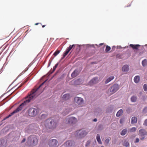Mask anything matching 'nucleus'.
Masks as SVG:
<instances>
[{"instance_id": "obj_4", "label": "nucleus", "mask_w": 147, "mask_h": 147, "mask_svg": "<svg viewBox=\"0 0 147 147\" xmlns=\"http://www.w3.org/2000/svg\"><path fill=\"white\" fill-rule=\"evenodd\" d=\"M87 134L86 132L82 129L78 130L75 133L76 136L78 138H81L84 137Z\"/></svg>"}, {"instance_id": "obj_32", "label": "nucleus", "mask_w": 147, "mask_h": 147, "mask_svg": "<svg viewBox=\"0 0 147 147\" xmlns=\"http://www.w3.org/2000/svg\"><path fill=\"white\" fill-rule=\"evenodd\" d=\"M75 46V45H70L69 47L67 48V49L70 51L72 48L74 47Z\"/></svg>"}, {"instance_id": "obj_30", "label": "nucleus", "mask_w": 147, "mask_h": 147, "mask_svg": "<svg viewBox=\"0 0 147 147\" xmlns=\"http://www.w3.org/2000/svg\"><path fill=\"white\" fill-rule=\"evenodd\" d=\"M110 139V138L109 139V138L106 139L105 141V144H108L109 142Z\"/></svg>"}, {"instance_id": "obj_14", "label": "nucleus", "mask_w": 147, "mask_h": 147, "mask_svg": "<svg viewBox=\"0 0 147 147\" xmlns=\"http://www.w3.org/2000/svg\"><path fill=\"white\" fill-rule=\"evenodd\" d=\"M129 69V67L127 65H124L122 68V71H127Z\"/></svg>"}, {"instance_id": "obj_48", "label": "nucleus", "mask_w": 147, "mask_h": 147, "mask_svg": "<svg viewBox=\"0 0 147 147\" xmlns=\"http://www.w3.org/2000/svg\"><path fill=\"white\" fill-rule=\"evenodd\" d=\"M131 129H136V128L135 127H132V128Z\"/></svg>"}, {"instance_id": "obj_39", "label": "nucleus", "mask_w": 147, "mask_h": 147, "mask_svg": "<svg viewBox=\"0 0 147 147\" xmlns=\"http://www.w3.org/2000/svg\"><path fill=\"white\" fill-rule=\"evenodd\" d=\"M143 125H144L147 126V119H146L145 120Z\"/></svg>"}, {"instance_id": "obj_27", "label": "nucleus", "mask_w": 147, "mask_h": 147, "mask_svg": "<svg viewBox=\"0 0 147 147\" xmlns=\"http://www.w3.org/2000/svg\"><path fill=\"white\" fill-rule=\"evenodd\" d=\"M125 121V119L124 117L121 118L120 120V123L121 124H123Z\"/></svg>"}, {"instance_id": "obj_46", "label": "nucleus", "mask_w": 147, "mask_h": 147, "mask_svg": "<svg viewBox=\"0 0 147 147\" xmlns=\"http://www.w3.org/2000/svg\"><path fill=\"white\" fill-rule=\"evenodd\" d=\"M39 23H36L35 24V25H38Z\"/></svg>"}, {"instance_id": "obj_18", "label": "nucleus", "mask_w": 147, "mask_h": 147, "mask_svg": "<svg viewBox=\"0 0 147 147\" xmlns=\"http://www.w3.org/2000/svg\"><path fill=\"white\" fill-rule=\"evenodd\" d=\"M96 139L98 142V143L99 144H102V142L100 138V136L99 134H98L96 136Z\"/></svg>"}, {"instance_id": "obj_49", "label": "nucleus", "mask_w": 147, "mask_h": 147, "mask_svg": "<svg viewBox=\"0 0 147 147\" xmlns=\"http://www.w3.org/2000/svg\"><path fill=\"white\" fill-rule=\"evenodd\" d=\"M101 147H104L103 146H101Z\"/></svg>"}, {"instance_id": "obj_11", "label": "nucleus", "mask_w": 147, "mask_h": 147, "mask_svg": "<svg viewBox=\"0 0 147 147\" xmlns=\"http://www.w3.org/2000/svg\"><path fill=\"white\" fill-rule=\"evenodd\" d=\"M139 134L142 137V138H140L141 140H143L144 139V137H143V136L147 135V133L144 131V129H140L139 131Z\"/></svg>"}, {"instance_id": "obj_35", "label": "nucleus", "mask_w": 147, "mask_h": 147, "mask_svg": "<svg viewBox=\"0 0 147 147\" xmlns=\"http://www.w3.org/2000/svg\"><path fill=\"white\" fill-rule=\"evenodd\" d=\"M91 142V141L90 140L88 141L86 143L85 146L86 147H87L90 144Z\"/></svg>"}, {"instance_id": "obj_26", "label": "nucleus", "mask_w": 147, "mask_h": 147, "mask_svg": "<svg viewBox=\"0 0 147 147\" xmlns=\"http://www.w3.org/2000/svg\"><path fill=\"white\" fill-rule=\"evenodd\" d=\"M123 145L124 146L128 147L129 146V144L127 140H125L124 141Z\"/></svg>"}, {"instance_id": "obj_8", "label": "nucleus", "mask_w": 147, "mask_h": 147, "mask_svg": "<svg viewBox=\"0 0 147 147\" xmlns=\"http://www.w3.org/2000/svg\"><path fill=\"white\" fill-rule=\"evenodd\" d=\"M77 121V119L76 118L72 117L67 119L66 123L68 124H73L76 123Z\"/></svg>"}, {"instance_id": "obj_31", "label": "nucleus", "mask_w": 147, "mask_h": 147, "mask_svg": "<svg viewBox=\"0 0 147 147\" xmlns=\"http://www.w3.org/2000/svg\"><path fill=\"white\" fill-rule=\"evenodd\" d=\"M111 49V47L109 46H108V45H107L106 47V49H105L106 52L107 53Z\"/></svg>"}, {"instance_id": "obj_38", "label": "nucleus", "mask_w": 147, "mask_h": 147, "mask_svg": "<svg viewBox=\"0 0 147 147\" xmlns=\"http://www.w3.org/2000/svg\"><path fill=\"white\" fill-rule=\"evenodd\" d=\"M143 112L145 113L147 112V107H145L143 110Z\"/></svg>"}, {"instance_id": "obj_1", "label": "nucleus", "mask_w": 147, "mask_h": 147, "mask_svg": "<svg viewBox=\"0 0 147 147\" xmlns=\"http://www.w3.org/2000/svg\"><path fill=\"white\" fill-rule=\"evenodd\" d=\"M46 80L42 84H41L39 86V87L36 89H34L31 92L30 94L26 97V100L22 103L13 112L10 113L4 119L5 120L9 117L11 116L14 114L18 113L21 110L22 108L25 106L27 104L29 103L30 101L34 98L38 96H36V94L38 90L45 82Z\"/></svg>"}, {"instance_id": "obj_23", "label": "nucleus", "mask_w": 147, "mask_h": 147, "mask_svg": "<svg viewBox=\"0 0 147 147\" xmlns=\"http://www.w3.org/2000/svg\"><path fill=\"white\" fill-rule=\"evenodd\" d=\"M69 51H70L67 49L66 50L65 52L63 55V57H62V59H63L65 57V56L68 53Z\"/></svg>"}, {"instance_id": "obj_28", "label": "nucleus", "mask_w": 147, "mask_h": 147, "mask_svg": "<svg viewBox=\"0 0 147 147\" xmlns=\"http://www.w3.org/2000/svg\"><path fill=\"white\" fill-rule=\"evenodd\" d=\"M147 64V61L146 59H145L142 61V64L143 66H145Z\"/></svg>"}, {"instance_id": "obj_34", "label": "nucleus", "mask_w": 147, "mask_h": 147, "mask_svg": "<svg viewBox=\"0 0 147 147\" xmlns=\"http://www.w3.org/2000/svg\"><path fill=\"white\" fill-rule=\"evenodd\" d=\"M58 63H57L53 67V71H52V72H54L55 70L56 69V68H57V67L58 66Z\"/></svg>"}, {"instance_id": "obj_33", "label": "nucleus", "mask_w": 147, "mask_h": 147, "mask_svg": "<svg viewBox=\"0 0 147 147\" xmlns=\"http://www.w3.org/2000/svg\"><path fill=\"white\" fill-rule=\"evenodd\" d=\"M60 52L59 50H57L54 53L53 55L55 56H57Z\"/></svg>"}, {"instance_id": "obj_47", "label": "nucleus", "mask_w": 147, "mask_h": 147, "mask_svg": "<svg viewBox=\"0 0 147 147\" xmlns=\"http://www.w3.org/2000/svg\"><path fill=\"white\" fill-rule=\"evenodd\" d=\"M103 43H100V45H103Z\"/></svg>"}, {"instance_id": "obj_12", "label": "nucleus", "mask_w": 147, "mask_h": 147, "mask_svg": "<svg viewBox=\"0 0 147 147\" xmlns=\"http://www.w3.org/2000/svg\"><path fill=\"white\" fill-rule=\"evenodd\" d=\"M98 78H94L89 82L88 83V84L90 86L93 85L98 83Z\"/></svg>"}, {"instance_id": "obj_20", "label": "nucleus", "mask_w": 147, "mask_h": 147, "mask_svg": "<svg viewBox=\"0 0 147 147\" xmlns=\"http://www.w3.org/2000/svg\"><path fill=\"white\" fill-rule=\"evenodd\" d=\"M70 98V96L69 94H66L64 95L63 96V98L65 100H67Z\"/></svg>"}, {"instance_id": "obj_9", "label": "nucleus", "mask_w": 147, "mask_h": 147, "mask_svg": "<svg viewBox=\"0 0 147 147\" xmlns=\"http://www.w3.org/2000/svg\"><path fill=\"white\" fill-rule=\"evenodd\" d=\"M58 141L56 139L50 140L49 142V145L50 147H57Z\"/></svg>"}, {"instance_id": "obj_21", "label": "nucleus", "mask_w": 147, "mask_h": 147, "mask_svg": "<svg viewBox=\"0 0 147 147\" xmlns=\"http://www.w3.org/2000/svg\"><path fill=\"white\" fill-rule=\"evenodd\" d=\"M123 111L122 109H120L119 111L117 114L116 116L117 117H119L123 113Z\"/></svg>"}, {"instance_id": "obj_43", "label": "nucleus", "mask_w": 147, "mask_h": 147, "mask_svg": "<svg viewBox=\"0 0 147 147\" xmlns=\"http://www.w3.org/2000/svg\"><path fill=\"white\" fill-rule=\"evenodd\" d=\"M97 121V119H96V118L94 119L93 120V121H94L96 122Z\"/></svg>"}, {"instance_id": "obj_41", "label": "nucleus", "mask_w": 147, "mask_h": 147, "mask_svg": "<svg viewBox=\"0 0 147 147\" xmlns=\"http://www.w3.org/2000/svg\"><path fill=\"white\" fill-rule=\"evenodd\" d=\"M139 139L138 138L136 139V141H135V143H138L139 142Z\"/></svg>"}, {"instance_id": "obj_6", "label": "nucleus", "mask_w": 147, "mask_h": 147, "mask_svg": "<svg viewBox=\"0 0 147 147\" xmlns=\"http://www.w3.org/2000/svg\"><path fill=\"white\" fill-rule=\"evenodd\" d=\"M119 89V86L117 84H114L109 89L108 92L113 94L116 92Z\"/></svg>"}, {"instance_id": "obj_10", "label": "nucleus", "mask_w": 147, "mask_h": 147, "mask_svg": "<svg viewBox=\"0 0 147 147\" xmlns=\"http://www.w3.org/2000/svg\"><path fill=\"white\" fill-rule=\"evenodd\" d=\"M82 83L81 80L78 79L77 80H73L69 82V84L72 85H78Z\"/></svg>"}, {"instance_id": "obj_15", "label": "nucleus", "mask_w": 147, "mask_h": 147, "mask_svg": "<svg viewBox=\"0 0 147 147\" xmlns=\"http://www.w3.org/2000/svg\"><path fill=\"white\" fill-rule=\"evenodd\" d=\"M129 46L131 47L133 49H138V47L140 46V45H134L133 44H131L129 45Z\"/></svg>"}, {"instance_id": "obj_25", "label": "nucleus", "mask_w": 147, "mask_h": 147, "mask_svg": "<svg viewBox=\"0 0 147 147\" xmlns=\"http://www.w3.org/2000/svg\"><path fill=\"white\" fill-rule=\"evenodd\" d=\"M127 132V129H123L121 133V134L122 136H124L126 134Z\"/></svg>"}, {"instance_id": "obj_3", "label": "nucleus", "mask_w": 147, "mask_h": 147, "mask_svg": "<svg viewBox=\"0 0 147 147\" xmlns=\"http://www.w3.org/2000/svg\"><path fill=\"white\" fill-rule=\"evenodd\" d=\"M46 125L50 127L55 128L57 125L55 121L53 119L51 118L47 119L46 121Z\"/></svg>"}, {"instance_id": "obj_37", "label": "nucleus", "mask_w": 147, "mask_h": 147, "mask_svg": "<svg viewBox=\"0 0 147 147\" xmlns=\"http://www.w3.org/2000/svg\"><path fill=\"white\" fill-rule=\"evenodd\" d=\"M116 57L119 59L121 58V55L120 54H118L116 56Z\"/></svg>"}, {"instance_id": "obj_29", "label": "nucleus", "mask_w": 147, "mask_h": 147, "mask_svg": "<svg viewBox=\"0 0 147 147\" xmlns=\"http://www.w3.org/2000/svg\"><path fill=\"white\" fill-rule=\"evenodd\" d=\"M30 127L32 128V127L34 128H37V125L35 124H31L30 125Z\"/></svg>"}, {"instance_id": "obj_5", "label": "nucleus", "mask_w": 147, "mask_h": 147, "mask_svg": "<svg viewBox=\"0 0 147 147\" xmlns=\"http://www.w3.org/2000/svg\"><path fill=\"white\" fill-rule=\"evenodd\" d=\"M37 109L33 108H31L28 110V113L30 116L34 117L36 116L37 113Z\"/></svg>"}, {"instance_id": "obj_50", "label": "nucleus", "mask_w": 147, "mask_h": 147, "mask_svg": "<svg viewBox=\"0 0 147 147\" xmlns=\"http://www.w3.org/2000/svg\"><path fill=\"white\" fill-rule=\"evenodd\" d=\"M147 45H145V46H147Z\"/></svg>"}, {"instance_id": "obj_44", "label": "nucleus", "mask_w": 147, "mask_h": 147, "mask_svg": "<svg viewBox=\"0 0 147 147\" xmlns=\"http://www.w3.org/2000/svg\"><path fill=\"white\" fill-rule=\"evenodd\" d=\"M3 144H4V143H1L0 144V145L1 146H3Z\"/></svg>"}, {"instance_id": "obj_17", "label": "nucleus", "mask_w": 147, "mask_h": 147, "mask_svg": "<svg viewBox=\"0 0 147 147\" xmlns=\"http://www.w3.org/2000/svg\"><path fill=\"white\" fill-rule=\"evenodd\" d=\"M140 80V77L139 76H136L134 79V82L136 83H138Z\"/></svg>"}, {"instance_id": "obj_51", "label": "nucleus", "mask_w": 147, "mask_h": 147, "mask_svg": "<svg viewBox=\"0 0 147 147\" xmlns=\"http://www.w3.org/2000/svg\"><path fill=\"white\" fill-rule=\"evenodd\" d=\"M147 45H145V46H147Z\"/></svg>"}, {"instance_id": "obj_22", "label": "nucleus", "mask_w": 147, "mask_h": 147, "mask_svg": "<svg viewBox=\"0 0 147 147\" xmlns=\"http://www.w3.org/2000/svg\"><path fill=\"white\" fill-rule=\"evenodd\" d=\"M66 144H67L68 147H71L72 146L73 144L72 141H67L66 142Z\"/></svg>"}, {"instance_id": "obj_16", "label": "nucleus", "mask_w": 147, "mask_h": 147, "mask_svg": "<svg viewBox=\"0 0 147 147\" xmlns=\"http://www.w3.org/2000/svg\"><path fill=\"white\" fill-rule=\"evenodd\" d=\"M137 118L136 117H132L131 123V124H134L137 123Z\"/></svg>"}, {"instance_id": "obj_40", "label": "nucleus", "mask_w": 147, "mask_h": 147, "mask_svg": "<svg viewBox=\"0 0 147 147\" xmlns=\"http://www.w3.org/2000/svg\"><path fill=\"white\" fill-rule=\"evenodd\" d=\"M27 82V80H26L25 82H22L21 83V85L19 86V87H18V88H20V87H21V86H22V85H23L26 82Z\"/></svg>"}, {"instance_id": "obj_52", "label": "nucleus", "mask_w": 147, "mask_h": 147, "mask_svg": "<svg viewBox=\"0 0 147 147\" xmlns=\"http://www.w3.org/2000/svg\"><path fill=\"white\" fill-rule=\"evenodd\" d=\"M2 141H3L4 142V140H3Z\"/></svg>"}, {"instance_id": "obj_7", "label": "nucleus", "mask_w": 147, "mask_h": 147, "mask_svg": "<svg viewBox=\"0 0 147 147\" xmlns=\"http://www.w3.org/2000/svg\"><path fill=\"white\" fill-rule=\"evenodd\" d=\"M74 102L80 106H81L83 104L84 100L83 99L80 97H76L74 99Z\"/></svg>"}, {"instance_id": "obj_2", "label": "nucleus", "mask_w": 147, "mask_h": 147, "mask_svg": "<svg viewBox=\"0 0 147 147\" xmlns=\"http://www.w3.org/2000/svg\"><path fill=\"white\" fill-rule=\"evenodd\" d=\"M38 142V140L36 136L35 135H32L29 137L27 143L30 146H34L37 144Z\"/></svg>"}, {"instance_id": "obj_53", "label": "nucleus", "mask_w": 147, "mask_h": 147, "mask_svg": "<svg viewBox=\"0 0 147 147\" xmlns=\"http://www.w3.org/2000/svg\"><path fill=\"white\" fill-rule=\"evenodd\" d=\"M1 74V73H0V74Z\"/></svg>"}, {"instance_id": "obj_24", "label": "nucleus", "mask_w": 147, "mask_h": 147, "mask_svg": "<svg viewBox=\"0 0 147 147\" xmlns=\"http://www.w3.org/2000/svg\"><path fill=\"white\" fill-rule=\"evenodd\" d=\"M131 99L132 102H135L136 101L137 98L136 96H133L131 97Z\"/></svg>"}, {"instance_id": "obj_42", "label": "nucleus", "mask_w": 147, "mask_h": 147, "mask_svg": "<svg viewBox=\"0 0 147 147\" xmlns=\"http://www.w3.org/2000/svg\"><path fill=\"white\" fill-rule=\"evenodd\" d=\"M26 140V139L25 138H24L21 141V143H24V142Z\"/></svg>"}, {"instance_id": "obj_36", "label": "nucleus", "mask_w": 147, "mask_h": 147, "mask_svg": "<svg viewBox=\"0 0 147 147\" xmlns=\"http://www.w3.org/2000/svg\"><path fill=\"white\" fill-rule=\"evenodd\" d=\"M143 88L145 91H147V85L146 84H144V85Z\"/></svg>"}, {"instance_id": "obj_19", "label": "nucleus", "mask_w": 147, "mask_h": 147, "mask_svg": "<svg viewBox=\"0 0 147 147\" xmlns=\"http://www.w3.org/2000/svg\"><path fill=\"white\" fill-rule=\"evenodd\" d=\"M114 78V76H111L109 78L107 79L105 81V83L106 84H107L108 83L111 81Z\"/></svg>"}, {"instance_id": "obj_45", "label": "nucleus", "mask_w": 147, "mask_h": 147, "mask_svg": "<svg viewBox=\"0 0 147 147\" xmlns=\"http://www.w3.org/2000/svg\"><path fill=\"white\" fill-rule=\"evenodd\" d=\"M45 25H43L42 26V28H44L45 27Z\"/></svg>"}, {"instance_id": "obj_13", "label": "nucleus", "mask_w": 147, "mask_h": 147, "mask_svg": "<svg viewBox=\"0 0 147 147\" xmlns=\"http://www.w3.org/2000/svg\"><path fill=\"white\" fill-rule=\"evenodd\" d=\"M78 74L79 73L78 70L77 69H76L71 74V76L72 78H74L77 76L78 75Z\"/></svg>"}]
</instances>
